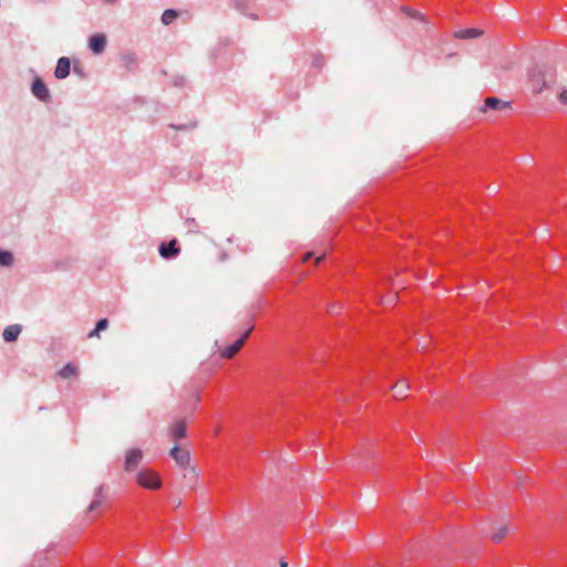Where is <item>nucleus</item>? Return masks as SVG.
<instances>
[{
  "label": "nucleus",
  "mask_w": 567,
  "mask_h": 567,
  "mask_svg": "<svg viewBox=\"0 0 567 567\" xmlns=\"http://www.w3.org/2000/svg\"><path fill=\"white\" fill-rule=\"evenodd\" d=\"M187 434V425L184 420L175 422L171 429V435L174 440L184 439Z\"/></svg>",
  "instance_id": "13"
},
{
  "label": "nucleus",
  "mask_w": 567,
  "mask_h": 567,
  "mask_svg": "<svg viewBox=\"0 0 567 567\" xmlns=\"http://www.w3.org/2000/svg\"><path fill=\"white\" fill-rule=\"evenodd\" d=\"M184 476H185V478L187 481L188 486L193 487V485H194V483L196 481V477H197V475L195 473V468L194 467H189Z\"/></svg>",
  "instance_id": "21"
},
{
  "label": "nucleus",
  "mask_w": 567,
  "mask_h": 567,
  "mask_svg": "<svg viewBox=\"0 0 567 567\" xmlns=\"http://www.w3.org/2000/svg\"><path fill=\"white\" fill-rule=\"evenodd\" d=\"M103 489H104V485L99 486V488L95 493V498L92 501V503L89 506L90 512H94L100 506L102 498H103Z\"/></svg>",
  "instance_id": "18"
},
{
  "label": "nucleus",
  "mask_w": 567,
  "mask_h": 567,
  "mask_svg": "<svg viewBox=\"0 0 567 567\" xmlns=\"http://www.w3.org/2000/svg\"><path fill=\"white\" fill-rule=\"evenodd\" d=\"M137 483L148 489H158L162 486V481L159 476L148 470H142L137 474Z\"/></svg>",
  "instance_id": "3"
},
{
  "label": "nucleus",
  "mask_w": 567,
  "mask_h": 567,
  "mask_svg": "<svg viewBox=\"0 0 567 567\" xmlns=\"http://www.w3.org/2000/svg\"><path fill=\"white\" fill-rule=\"evenodd\" d=\"M143 453L140 449H132L126 453L125 456V471L132 472L141 462Z\"/></svg>",
  "instance_id": "7"
},
{
  "label": "nucleus",
  "mask_w": 567,
  "mask_h": 567,
  "mask_svg": "<svg viewBox=\"0 0 567 567\" xmlns=\"http://www.w3.org/2000/svg\"><path fill=\"white\" fill-rule=\"evenodd\" d=\"M507 533H508V527L507 526L501 527L497 532H495L492 535L493 542H495V543L501 542L507 535Z\"/></svg>",
  "instance_id": "20"
},
{
  "label": "nucleus",
  "mask_w": 567,
  "mask_h": 567,
  "mask_svg": "<svg viewBox=\"0 0 567 567\" xmlns=\"http://www.w3.org/2000/svg\"><path fill=\"white\" fill-rule=\"evenodd\" d=\"M158 252L166 260L176 258L181 252L177 239L174 238L168 243H162L158 247Z\"/></svg>",
  "instance_id": "4"
},
{
  "label": "nucleus",
  "mask_w": 567,
  "mask_h": 567,
  "mask_svg": "<svg viewBox=\"0 0 567 567\" xmlns=\"http://www.w3.org/2000/svg\"><path fill=\"white\" fill-rule=\"evenodd\" d=\"M71 71V61L66 56H62L58 60L56 66L54 70V76L58 80H63L69 76Z\"/></svg>",
  "instance_id": "8"
},
{
  "label": "nucleus",
  "mask_w": 567,
  "mask_h": 567,
  "mask_svg": "<svg viewBox=\"0 0 567 567\" xmlns=\"http://www.w3.org/2000/svg\"><path fill=\"white\" fill-rule=\"evenodd\" d=\"M406 14H409L411 18H414V19H420V20H423V14L417 12V11H413L411 9H404Z\"/></svg>",
  "instance_id": "28"
},
{
  "label": "nucleus",
  "mask_w": 567,
  "mask_h": 567,
  "mask_svg": "<svg viewBox=\"0 0 567 567\" xmlns=\"http://www.w3.org/2000/svg\"><path fill=\"white\" fill-rule=\"evenodd\" d=\"M250 331H251V329H247L235 341H233L231 343L227 344L225 347V349L223 350L221 355L224 358H233L240 350V348L244 346V343L246 342V340L248 339V337L250 334Z\"/></svg>",
  "instance_id": "5"
},
{
  "label": "nucleus",
  "mask_w": 567,
  "mask_h": 567,
  "mask_svg": "<svg viewBox=\"0 0 567 567\" xmlns=\"http://www.w3.org/2000/svg\"><path fill=\"white\" fill-rule=\"evenodd\" d=\"M559 101L563 104H567V90L561 91V93L559 94Z\"/></svg>",
  "instance_id": "29"
},
{
  "label": "nucleus",
  "mask_w": 567,
  "mask_h": 567,
  "mask_svg": "<svg viewBox=\"0 0 567 567\" xmlns=\"http://www.w3.org/2000/svg\"><path fill=\"white\" fill-rule=\"evenodd\" d=\"M185 225L188 228V233H194V234L198 233V230L196 229L197 223H196L195 218H187L185 220Z\"/></svg>",
  "instance_id": "22"
},
{
  "label": "nucleus",
  "mask_w": 567,
  "mask_h": 567,
  "mask_svg": "<svg viewBox=\"0 0 567 567\" xmlns=\"http://www.w3.org/2000/svg\"><path fill=\"white\" fill-rule=\"evenodd\" d=\"M234 3H235L236 9L239 10L243 14L248 16L251 19H257V16L248 13L247 0H234Z\"/></svg>",
  "instance_id": "19"
},
{
  "label": "nucleus",
  "mask_w": 567,
  "mask_h": 567,
  "mask_svg": "<svg viewBox=\"0 0 567 567\" xmlns=\"http://www.w3.org/2000/svg\"><path fill=\"white\" fill-rule=\"evenodd\" d=\"M118 0H103L104 3L106 4H113L115 2H117Z\"/></svg>",
  "instance_id": "33"
},
{
  "label": "nucleus",
  "mask_w": 567,
  "mask_h": 567,
  "mask_svg": "<svg viewBox=\"0 0 567 567\" xmlns=\"http://www.w3.org/2000/svg\"><path fill=\"white\" fill-rule=\"evenodd\" d=\"M106 43H107L106 35L103 33H95L89 38V49L94 54L103 53L105 50Z\"/></svg>",
  "instance_id": "6"
},
{
  "label": "nucleus",
  "mask_w": 567,
  "mask_h": 567,
  "mask_svg": "<svg viewBox=\"0 0 567 567\" xmlns=\"http://www.w3.org/2000/svg\"><path fill=\"white\" fill-rule=\"evenodd\" d=\"M311 258H313L315 259V264L318 265V264H320L326 258V255L322 254L320 256H316L313 251H308L306 254V260H309Z\"/></svg>",
  "instance_id": "25"
},
{
  "label": "nucleus",
  "mask_w": 567,
  "mask_h": 567,
  "mask_svg": "<svg viewBox=\"0 0 567 567\" xmlns=\"http://www.w3.org/2000/svg\"><path fill=\"white\" fill-rule=\"evenodd\" d=\"M408 386L405 385L404 382H401V383H398L394 385L393 390H394V395L395 396H399V395H404L405 391H406Z\"/></svg>",
  "instance_id": "23"
},
{
  "label": "nucleus",
  "mask_w": 567,
  "mask_h": 567,
  "mask_svg": "<svg viewBox=\"0 0 567 567\" xmlns=\"http://www.w3.org/2000/svg\"><path fill=\"white\" fill-rule=\"evenodd\" d=\"M186 82V79L183 75H175L173 78V84L175 86H183Z\"/></svg>",
  "instance_id": "27"
},
{
  "label": "nucleus",
  "mask_w": 567,
  "mask_h": 567,
  "mask_svg": "<svg viewBox=\"0 0 567 567\" xmlns=\"http://www.w3.org/2000/svg\"><path fill=\"white\" fill-rule=\"evenodd\" d=\"M174 505L179 506L181 505V501L179 502H174Z\"/></svg>",
  "instance_id": "34"
},
{
  "label": "nucleus",
  "mask_w": 567,
  "mask_h": 567,
  "mask_svg": "<svg viewBox=\"0 0 567 567\" xmlns=\"http://www.w3.org/2000/svg\"><path fill=\"white\" fill-rule=\"evenodd\" d=\"M508 106H509V102H505L498 97H487L485 100L484 106L482 107V111L483 112H486L487 110L499 111V110L506 109Z\"/></svg>",
  "instance_id": "11"
},
{
  "label": "nucleus",
  "mask_w": 567,
  "mask_h": 567,
  "mask_svg": "<svg viewBox=\"0 0 567 567\" xmlns=\"http://www.w3.org/2000/svg\"><path fill=\"white\" fill-rule=\"evenodd\" d=\"M280 567H288V561L285 558L280 559Z\"/></svg>",
  "instance_id": "32"
},
{
  "label": "nucleus",
  "mask_w": 567,
  "mask_h": 567,
  "mask_svg": "<svg viewBox=\"0 0 567 567\" xmlns=\"http://www.w3.org/2000/svg\"><path fill=\"white\" fill-rule=\"evenodd\" d=\"M30 91H31L32 95L35 99H38L40 102H42V103L51 102L50 90H49L48 85L45 84V82L42 80V78H40L39 75L33 78V80L31 82Z\"/></svg>",
  "instance_id": "2"
},
{
  "label": "nucleus",
  "mask_w": 567,
  "mask_h": 567,
  "mask_svg": "<svg viewBox=\"0 0 567 567\" xmlns=\"http://www.w3.org/2000/svg\"><path fill=\"white\" fill-rule=\"evenodd\" d=\"M14 261V256L12 251L0 249V266L1 267H11Z\"/></svg>",
  "instance_id": "15"
},
{
  "label": "nucleus",
  "mask_w": 567,
  "mask_h": 567,
  "mask_svg": "<svg viewBox=\"0 0 567 567\" xmlns=\"http://www.w3.org/2000/svg\"><path fill=\"white\" fill-rule=\"evenodd\" d=\"M548 79H551V72L545 65H535L529 71V83L533 92L539 93L548 86Z\"/></svg>",
  "instance_id": "1"
},
{
  "label": "nucleus",
  "mask_w": 567,
  "mask_h": 567,
  "mask_svg": "<svg viewBox=\"0 0 567 567\" xmlns=\"http://www.w3.org/2000/svg\"><path fill=\"white\" fill-rule=\"evenodd\" d=\"M89 338H94V337H100V331L96 330V328H94L92 331H90Z\"/></svg>",
  "instance_id": "31"
},
{
  "label": "nucleus",
  "mask_w": 567,
  "mask_h": 567,
  "mask_svg": "<svg viewBox=\"0 0 567 567\" xmlns=\"http://www.w3.org/2000/svg\"><path fill=\"white\" fill-rule=\"evenodd\" d=\"M78 372V368L73 363H66L60 371L59 375L63 379H69L75 375Z\"/></svg>",
  "instance_id": "17"
},
{
  "label": "nucleus",
  "mask_w": 567,
  "mask_h": 567,
  "mask_svg": "<svg viewBox=\"0 0 567 567\" xmlns=\"http://www.w3.org/2000/svg\"><path fill=\"white\" fill-rule=\"evenodd\" d=\"M122 62H123V66L127 71L132 72V71L136 70L138 66L137 54L135 52H125L124 54H122Z\"/></svg>",
  "instance_id": "12"
},
{
  "label": "nucleus",
  "mask_w": 567,
  "mask_h": 567,
  "mask_svg": "<svg viewBox=\"0 0 567 567\" xmlns=\"http://www.w3.org/2000/svg\"><path fill=\"white\" fill-rule=\"evenodd\" d=\"M22 331V326L19 323L7 326L2 332V338L6 342L11 343L18 340Z\"/></svg>",
  "instance_id": "10"
},
{
  "label": "nucleus",
  "mask_w": 567,
  "mask_h": 567,
  "mask_svg": "<svg viewBox=\"0 0 567 567\" xmlns=\"http://www.w3.org/2000/svg\"><path fill=\"white\" fill-rule=\"evenodd\" d=\"M107 327H109V320L106 318H102V319L97 320V322L95 323V328L100 332L107 329Z\"/></svg>",
  "instance_id": "26"
},
{
  "label": "nucleus",
  "mask_w": 567,
  "mask_h": 567,
  "mask_svg": "<svg viewBox=\"0 0 567 567\" xmlns=\"http://www.w3.org/2000/svg\"><path fill=\"white\" fill-rule=\"evenodd\" d=\"M169 127H172L174 130H178V131H189L195 127V124L194 123H187V124H181V125L169 124Z\"/></svg>",
  "instance_id": "24"
},
{
  "label": "nucleus",
  "mask_w": 567,
  "mask_h": 567,
  "mask_svg": "<svg viewBox=\"0 0 567 567\" xmlns=\"http://www.w3.org/2000/svg\"><path fill=\"white\" fill-rule=\"evenodd\" d=\"M169 455L182 467H185V466H187L189 464L190 455H189V452L187 450H182L179 446L175 445L171 450Z\"/></svg>",
  "instance_id": "9"
},
{
  "label": "nucleus",
  "mask_w": 567,
  "mask_h": 567,
  "mask_svg": "<svg viewBox=\"0 0 567 567\" xmlns=\"http://www.w3.org/2000/svg\"><path fill=\"white\" fill-rule=\"evenodd\" d=\"M313 65L320 68L322 65V56L315 58Z\"/></svg>",
  "instance_id": "30"
},
{
  "label": "nucleus",
  "mask_w": 567,
  "mask_h": 567,
  "mask_svg": "<svg viewBox=\"0 0 567 567\" xmlns=\"http://www.w3.org/2000/svg\"><path fill=\"white\" fill-rule=\"evenodd\" d=\"M174 505L179 506L181 505V501L179 502H174Z\"/></svg>",
  "instance_id": "35"
},
{
  "label": "nucleus",
  "mask_w": 567,
  "mask_h": 567,
  "mask_svg": "<svg viewBox=\"0 0 567 567\" xmlns=\"http://www.w3.org/2000/svg\"><path fill=\"white\" fill-rule=\"evenodd\" d=\"M483 33L481 29L476 28H468L460 30L455 33V37L458 39H474L480 37Z\"/></svg>",
  "instance_id": "14"
},
{
  "label": "nucleus",
  "mask_w": 567,
  "mask_h": 567,
  "mask_svg": "<svg viewBox=\"0 0 567 567\" xmlns=\"http://www.w3.org/2000/svg\"><path fill=\"white\" fill-rule=\"evenodd\" d=\"M178 11L175 9H166L161 18L162 23L165 25L171 24L178 17Z\"/></svg>",
  "instance_id": "16"
}]
</instances>
